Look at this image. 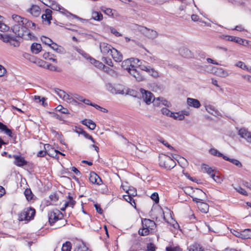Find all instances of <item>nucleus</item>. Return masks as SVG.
<instances>
[{"mask_svg": "<svg viewBox=\"0 0 251 251\" xmlns=\"http://www.w3.org/2000/svg\"><path fill=\"white\" fill-rule=\"evenodd\" d=\"M12 18L14 24L12 28L13 32L17 37L26 40L31 39L33 37L28 29L35 28V24L17 15H13Z\"/></svg>", "mask_w": 251, "mask_h": 251, "instance_id": "nucleus-1", "label": "nucleus"}, {"mask_svg": "<svg viewBox=\"0 0 251 251\" xmlns=\"http://www.w3.org/2000/svg\"><path fill=\"white\" fill-rule=\"evenodd\" d=\"M35 214V210L31 207L25 208L19 214V220L21 221H28L33 219Z\"/></svg>", "mask_w": 251, "mask_h": 251, "instance_id": "nucleus-2", "label": "nucleus"}, {"mask_svg": "<svg viewBox=\"0 0 251 251\" xmlns=\"http://www.w3.org/2000/svg\"><path fill=\"white\" fill-rule=\"evenodd\" d=\"M138 30L146 37L151 39H155L158 36V33L156 31L145 26H139Z\"/></svg>", "mask_w": 251, "mask_h": 251, "instance_id": "nucleus-3", "label": "nucleus"}, {"mask_svg": "<svg viewBox=\"0 0 251 251\" xmlns=\"http://www.w3.org/2000/svg\"><path fill=\"white\" fill-rule=\"evenodd\" d=\"M54 92L60 98L62 99L64 101L68 103H71L74 104H75L77 103L76 100H75L73 97L67 94L65 91L59 89H55L54 90Z\"/></svg>", "mask_w": 251, "mask_h": 251, "instance_id": "nucleus-4", "label": "nucleus"}, {"mask_svg": "<svg viewBox=\"0 0 251 251\" xmlns=\"http://www.w3.org/2000/svg\"><path fill=\"white\" fill-rule=\"evenodd\" d=\"M49 221L50 225L63 218L62 213L58 209H53L49 212Z\"/></svg>", "mask_w": 251, "mask_h": 251, "instance_id": "nucleus-5", "label": "nucleus"}, {"mask_svg": "<svg viewBox=\"0 0 251 251\" xmlns=\"http://www.w3.org/2000/svg\"><path fill=\"white\" fill-rule=\"evenodd\" d=\"M160 165L164 166L167 169L173 168L175 166V162L169 156L165 155H163L161 158Z\"/></svg>", "mask_w": 251, "mask_h": 251, "instance_id": "nucleus-6", "label": "nucleus"}, {"mask_svg": "<svg viewBox=\"0 0 251 251\" xmlns=\"http://www.w3.org/2000/svg\"><path fill=\"white\" fill-rule=\"evenodd\" d=\"M140 92L142 94V97L144 101L147 104L151 103V100L154 98L153 94L151 92L147 91L143 88H141L140 89Z\"/></svg>", "mask_w": 251, "mask_h": 251, "instance_id": "nucleus-7", "label": "nucleus"}, {"mask_svg": "<svg viewBox=\"0 0 251 251\" xmlns=\"http://www.w3.org/2000/svg\"><path fill=\"white\" fill-rule=\"evenodd\" d=\"M99 47L100 52L103 55H111V52L114 49L110 45L105 42L100 43Z\"/></svg>", "mask_w": 251, "mask_h": 251, "instance_id": "nucleus-8", "label": "nucleus"}, {"mask_svg": "<svg viewBox=\"0 0 251 251\" xmlns=\"http://www.w3.org/2000/svg\"><path fill=\"white\" fill-rule=\"evenodd\" d=\"M221 38L225 39L227 41H233L240 45H244L245 42L247 44H248V41L244 40L241 38L229 36V35H222Z\"/></svg>", "mask_w": 251, "mask_h": 251, "instance_id": "nucleus-9", "label": "nucleus"}, {"mask_svg": "<svg viewBox=\"0 0 251 251\" xmlns=\"http://www.w3.org/2000/svg\"><path fill=\"white\" fill-rule=\"evenodd\" d=\"M191 197L194 201H203L205 197V194L201 190L196 189L194 191L193 196H191Z\"/></svg>", "mask_w": 251, "mask_h": 251, "instance_id": "nucleus-10", "label": "nucleus"}, {"mask_svg": "<svg viewBox=\"0 0 251 251\" xmlns=\"http://www.w3.org/2000/svg\"><path fill=\"white\" fill-rule=\"evenodd\" d=\"M240 136L245 139L248 143H251V132L245 128H241L238 130Z\"/></svg>", "mask_w": 251, "mask_h": 251, "instance_id": "nucleus-11", "label": "nucleus"}, {"mask_svg": "<svg viewBox=\"0 0 251 251\" xmlns=\"http://www.w3.org/2000/svg\"><path fill=\"white\" fill-rule=\"evenodd\" d=\"M128 73L138 81H141L144 79V76L135 68L134 66L129 67Z\"/></svg>", "mask_w": 251, "mask_h": 251, "instance_id": "nucleus-12", "label": "nucleus"}, {"mask_svg": "<svg viewBox=\"0 0 251 251\" xmlns=\"http://www.w3.org/2000/svg\"><path fill=\"white\" fill-rule=\"evenodd\" d=\"M90 181L93 184H96L100 185L102 183V180L100 176L95 172H92L90 173Z\"/></svg>", "mask_w": 251, "mask_h": 251, "instance_id": "nucleus-13", "label": "nucleus"}, {"mask_svg": "<svg viewBox=\"0 0 251 251\" xmlns=\"http://www.w3.org/2000/svg\"><path fill=\"white\" fill-rule=\"evenodd\" d=\"M13 158L15 159L14 164L19 167H22L26 165L27 163L23 157L18 155H13Z\"/></svg>", "mask_w": 251, "mask_h": 251, "instance_id": "nucleus-14", "label": "nucleus"}, {"mask_svg": "<svg viewBox=\"0 0 251 251\" xmlns=\"http://www.w3.org/2000/svg\"><path fill=\"white\" fill-rule=\"evenodd\" d=\"M27 12L34 17H38L41 13V8L38 5H32L30 8L27 10Z\"/></svg>", "mask_w": 251, "mask_h": 251, "instance_id": "nucleus-15", "label": "nucleus"}, {"mask_svg": "<svg viewBox=\"0 0 251 251\" xmlns=\"http://www.w3.org/2000/svg\"><path fill=\"white\" fill-rule=\"evenodd\" d=\"M115 61L117 62H121L123 59V55L118 50L113 49L112 51L111 52L110 55Z\"/></svg>", "mask_w": 251, "mask_h": 251, "instance_id": "nucleus-16", "label": "nucleus"}, {"mask_svg": "<svg viewBox=\"0 0 251 251\" xmlns=\"http://www.w3.org/2000/svg\"><path fill=\"white\" fill-rule=\"evenodd\" d=\"M187 103L189 106L196 108H199L201 105V103L199 100L191 98H188L187 99Z\"/></svg>", "mask_w": 251, "mask_h": 251, "instance_id": "nucleus-17", "label": "nucleus"}, {"mask_svg": "<svg viewBox=\"0 0 251 251\" xmlns=\"http://www.w3.org/2000/svg\"><path fill=\"white\" fill-rule=\"evenodd\" d=\"M49 2H52L51 4L49 6L50 8L55 11H59L60 12L62 13H65V12H67L66 9H65L63 7H61L59 4H58L56 1H48Z\"/></svg>", "mask_w": 251, "mask_h": 251, "instance_id": "nucleus-18", "label": "nucleus"}, {"mask_svg": "<svg viewBox=\"0 0 251 251\" xmlns=\"http://www.w3.org/2000/svg\"><path fill=\"white\" fill-rule=\"evenodd\" d=\"M142 226L146 227L149 229H153L155 226V223L153 221L145 219L142 221Z\"/></svg>", "mask_w": 251, "mask_h": 251, "instance_id": "nucleus-19", "label": "nucleus"}, {"mask_svg": "<svg viewBox=\"0 0 251 251\" xmlns=\"http://www.w3.org/2000/svg\"><path fill=\"white\" fill-rule=\"evenodd\" d=\"M201 201H196L197 203L198 207L199 210L204 213L208 212L209 205L205 202Z\"/></svg>", "mask_w": 251, "mask_h": 251, "instance_id": "nucleus-20", "label": "nucleus"}, {"mask_svg": "<svg viewBox=\"0 0 251 251\" xmlns=\"http://www.w3.org/2000/svg\"><path fill=\"white\" fill-rule=\"evenodd\" d=\"M179 52L180 54L184 57H190L192 55L191 50L187 48L182 47L180 48Z\"/></svg>", "mask_w": 251, "mask_h": 251, "instance_id": "nucleus-21", "label": "nucleus"}, {"mask_svg": "<svg viewBox=\"0 0 251 251\" xmlns=\"http://www.w3.org/2000/svg\"><path fill=\"white\" fill-rule=\"evenodd\" d=\"M51 18V11L50 9H46L45 13L42 16L43 20L47 21L49 24H50Z\"/></svg>", "mask_w": 251, "mask_h": 251, "instance_id": "nucleus-22", "label": "nucleus"}, {"mask_svg": "<svg viewBox=\"0 0 251 251\" xmlns=\"http://www.w3.org/2000/svg\"><path fill=\"white\" fill-rule=\"evenodd\" d=\"M215 73L217 76L222 77H226L229 75L228 72L226 70H225L222 68H217Z\"/></svg>", "mask_w": 251, "mask_h": 251, "instance_id": "nucleus-23", "label": "nucleus"}, {"mask_svg": "<svg viewBox=\"0 0 251 251\" xmlns=\"http://www.w3.org/2000/svg\"><path fill=\"white\" fill-rule=\"evenodd\" d=\"M0 130L1 131H3L6 135H8L9 137L12 138L13 137L12 132L11 130L8 129L6 126L0 122Z\"/></svg>", "mask_w": 251, "mask_h": 251, "instance_id": "nucleus-24", "label": "nucleus"}, {"mask_svg": "<svg viewBox=\"0 0 251 251\" xmlns=\"http://www.w3.org/2000/svg\"><path fill=\"white\" fill-rule=\"evenodd\" d=\"M42 50L41 45L40 44L34 43L31 46V50L32 53L37 54Z\"/></svg>", "mask_w": 251, "mask_h": 251, "instance_id": "nucleus-25", "label": "nucleus"}, {"mask_svg": "<svg viewBox=\"0 0 251 251\" xmlns=\"http://www.w3.org/2000/svg\"><path fill=\"white\" fill-rule=\"evenodd\" d=\"M205 109L207 112L214 116L219 115V112L212 105H208L206 106Z\"/></svg>", "mask_w": 251, "mask_h": 251, "instance_id": "nucleus-26", "label": "nucleus"}, {"mask_svg": "<svg viewBox=\"0 0 251 251\" xmlns=\"http://www.w3.org/2000/svg\"><path fill=\"white\" fill-rule=\"evenodd\" d=\"M82 124L91 130L94 129L96 127V124L92 120L85 119L82 121Z\"/></svg>", "mask_w": 251, "mask_h": 251, "instance_id": "nucleus-27", "label": "nucleus"}, {"mask_svg": "<svg viewBox=\"0 0 251 251\" xmlns=\"http://www.w3.org/2000/svg\"><path fill=\"white\" fill-rule=\"evenodd\" d=\"M201 170L203 172L206 173L210 176H212V175H213L214 174V170L212 168L210 167L209 166L206 164L202 165Z\"/></svg>", "mask_w": 251, "mask_h": 251, "instance_id": "nucleus-28", "label": "nucleus"}, {"mask_svg": "<svg viewBox=\"0 0 251 251\" xmlns=\"http://www.w3.org/2000/svg\"><path fill=\"white\" fill-rule=\"evenodd\" d=\"M241 238L243 239L251 238V229L248 228L242 230Z\"/></svg>", "mask_w": 251, "mask_h": 251, "instance_id": "nucleus-29", "label": "nucleus"}, {"mask_svg": "<svg viewBox=\"0 0 251 251\" xmlns=\"http://www.w3.org/2000/svg\"><path fill=\"white\" fill-rule=\"evenodd\" d=\"M223 159H225V160L228 161L232 163L233 164L235 165L237 167H238L239 168H241L242 167V163L237 159H231L226 156H223Z\"/></svg>", "mask_w": 251, "mask_h": 251, "instance_id": "nucleus-30", "label": "nucleus"}, {"mask_svg": "<svg viewBox=\"0 0 251 251\" xmlns=\"http://www.w3.org/2000/svg\"><path fill=\"white\" fill-rule=\"evenodd\" d=\"M151 102H152L153 104L156 106H159L161 102H162L163 105H167L168 106V105H167L168 101L166 100H161L160 98H158L157 99H155L154 98H153L152 100H151Z\"/></svg>", "mask_w": 251, "mask_h": 251, "instance_id": "nucleus-31", "label": "nucleus"}, {"mask_svg": "<svg viewBox=\"0 0 251 251\" xmlns=\"http://www.w3.org/2000/svg\"><path fill=\"white\" fill-rule=\"evenodd\" d=\"M189 251H204L203 249L198 244H194L188 248Z\"/></svg>", "mask_w": 251, "mask_h": 251, "instance_id": "nucleus-32", "label": "nucleus"}, {"mask_svg": "<svg viewBox=\"0 0 251 251\" xmlns=\"http://www.w3.org/2000/svg\"><path fill=\"white\" fill-rule=\"evenodd\" d=\"M103 16L101 13L97 11H93L92 13V18L96 21H101Z\"/></svg>", "mask_w": 251, "mask_h": 251, "instance_id": "nucleus-33", "label": "nucleus"}, {"mask_svg": "<svg viewBox=\"0 0 251 251\" xmlns=\"http://www.w3.org/2000/svg\"><path fill=\"white\" fill-rule=\"evenodd\" d=\"M90 61L91 64H93L96 67L98 68L101 69L102 67H104V65L102 63L96 60L94 58H90Z\"/></svg>", "mask_w": 251, "mask_h": 251, "instance_id": "nucleus-34", "label": "nucleus"}, {"mask_svg": "<svg viewBox=\"0 0 251 251\" xmlns=\"http://www.w3.org/2000/svg\"><path fill=\"white\" fill-rule=\"evenodd\" d=\"M121 66L124 69L127 70L128 72L129 67H131V66H134L133 65H131L130 60L129 59L125 60L124 61H123Z\"/></svg>", "mask_w": 251, "mask_h": 251, "instance_id": "nucleus-35", "label": "nucleus"}, {"mask_svg": "<svg viewBox=\"0 0 251 251\" xmlns=\"http://www.w3.org/2000/svg\"><path fill=\"white\" fill-rule=\"evenodd\" d=\"M65 207L70 206L73 207L75 204V201L73 200L72 196L69 195L68 197V200L65 202Z\"/></svg>", "mask_w": 251, "mask_h": 251, "instance_id": "nucleus-36", "label": "nucleus"}, {"mask_svg": "<svg viewBox=\"0 0 251 251\" xmlns=\"http://www.w3.org/2000/svg\"><path fill=\"white\" fill-rule=\"evenodd\" d=\"M171 117L179 121H182L184 119V117L183 115H181L180 111L176 113L173 112L172 115H171Z\"/></svg>", "mask_w": 251, "mask_h": 251, "instance_id": "nucleus-37", "label": "nucleus"}, {"mask_svg": "<svg viewBox=\"0 0 251 251\" xmlns=\"http://www.w3.org/2000/svg\"><path fill=\"white\" fill-rule=\"evenodd\" d=\"M12 36V35L6 33H0V39L5 43H9Z\"/></svg>", "mask_w": 251, "mask_h": 251, "instance_id": "nucleus-38", "label": "nucleus"}, {"mask_svg": "<svg viewBox=\"0 0 251 251\" xmlns=\"http://www.w3.org/2000/svg\"><path fill=\"white\" fill-rule=\"evenodd\" d=\"M41 40L43 43L49 46H51V44L53 43V41L50 38L46 36H42L41 37Z\"/></svg>", "mask_w": 251, "mask_h": 251, "instance_id": "nucleus-39", "label": "nucleus"}, {"mask_svg": "<svg viewBox=\"0 0 251 251\" xmlns=\"http://www.w3.org/2000/svg\"><path fill=\"white\" fill-rule=\"evenodd\" d=\"M24 194L28 201L32 200L33 195L30 189H26L25 191Z\"/></svg>", "mask_w": 251, "mask_h": 251, "instance_id": "nucleus-40", "label": "nucleus"}, {"mask_svg": "<svg viewBox=\"0 0 251 251\" xmlns=\"http://www.w3.org/2000/svg\"><path fill=\"white\" fill-rule=\"evenodd\" d=\"M142 229H140L138 231V233L141 236L148 235L150 233V229L146 227H143Z\"/></svg>", "mask_w": 251, "mask_h": 251, "instance_id": "nucleus-41", "label": "nucleus"}, {"mask_svg": "<svg viewBox=\"0 0 251 251\" xmlns=\"http://www.w3.org/2000/svg\"><path fill=\"white\" fill-rule=\"evenodd\" d=\"M209 152L211 154L214 155V156H217L219 157H222L223 158V156H226V155H224L222 153L220 152L217 150L215 149H211L209 151Z\"/></svg>", "mask_w": 251, "mask_h": 251, "instance_id": "nucleus-42", "label": "nucleus"}, {"mask_svg": "<svg viewBox=\"0 0 251 251\" xmlns=\"http://www.w3.org/2000/svg\"><path fill=\"white\" fill-rule=\"evenodd\" d=\"M77 132H78L79 134L83 135L86 138L91 140L93 143H95V141L93 138L92 136L91 135H89V134H88L85 131H84L82 129H80V131H77Z\"/></svg>", "mask_w": 251, "mask_h": 251, "instance_id": "nucleus-43", "label": "nucleus"}, {"mask_svg": "<svg viewBox=\"0 0 251 251\" xmlns=\"http://www.w3.org/2000/svg\"><path fill=\"white\" fill-rule=\"evenodd\" d=\"M129 190L126 191V192L128 194V195H124V198L126 201L130 202L131 205H133L132 203V201H133V202L134 204H135V203L134 201L133 200L132 197H131L130 196V195H133V194H131V193H129Z\"/></svg>", "mask_w": 251, "mask_h": 251, "instance_id": "nucleus-44", "label": "nucleus"}, {"mask_svg": "<svg viewBox=\"0 0 251 251\" xmlns=\"http://www.w3.org/2000/svg\"><path fill=\"white\" fill-rule=\"evenodd\" d=\"M71 242L67 241L63 244L61 250L62 251H71Z\"/></svg>", "mask_w": 251, "mask_h": 251, "instance_id": "nucleus-45", "label": "nucleus"}, {"mask_svg": "<svg viewBox=\"0 0 251 251\" xmlns=\"http://www.w3.org/2000/svg\"><path fill=\"white\" fill-rule=\"evenodd\" d=\"M58 152H59V151L52 148L49 151V152H47V154L50 157L56 158L57 157Z\"/></svg>", "mask_w": 251, "mask_h": 251, "instance_id": "nucleus-46", "label": "nucleus"}, {"mask_svg": "<svg viewBox=\"0 0 251 251\" xmlns=\"http://www.w3.org/2000/svg\"><path fill=\"white\" fill-rule=\"evenodd\" d=\"M148 74L154 77H158L159 76V73L157 71L155 70L153 68L151 67L148 72Z\"/></svg>", "mask_w": 251, "mask_h": 251, "instance_id": "nucleus-47", "label": "nucleus"}, {"mask_svg": "<svg viewBox=\"0 0 251 251\" xmlns=\"http://www.w3.org/2000/svg\"><path fill=\"white\" fill-rule=\"evenodd\" d=\"M56 109L57 111L63 114H68L69 113V110L67 108H64L61 105H58L56 108Z\"/></svg>", "mask_w": 251, "mask_h": 251, "instance_id": "nucleus-48", "label": "nucleus"}, {"mask_svg": "<svg viewBox=\"0 0 251 251\" xmlns=\"http://www.w3.org/2000/svg\"><path fill=\"white\" fill-rule=\"evenodd\" d=\"M9 43L15 47H18L20 45L19 42L16 40V38L13 36H12Z\"/></svg>", "mask_w": 251, "mask_h": 251, "instance_id": "nucleus-49", "label": "nucleus"}, {"mask_svg": "<svg viewBox=\"0 0 251 251\" xmlns=\"http://www.w3.org/2000/svg\"><path fill=\"white\" fill-rule=\"evenodd\" d=\"M234 189L236 190L237 192H238V193H240L242 195L245 196L248 195V193L246 192V191L240 186H237L236 187H234Z\"/></svg>", "mask_w": 251, "mask_h": 251, "instance_id": "nucleus-50", "label": "nucleus"}, {"mask_svg": "<svg viewBox=\"0 0 251 251\" xmlns=\"http://www.w3.org/2000/svg\"><path fill=\"white\" fill-rule=\"evenodd\" d=\"M161 112L163 115H166L167 116L170 117L171 115H172V114H173V112L170 111L168 108H162L161 109Z\"/></svg>", "mask_w": 251, "mask_h": 251, "instance_id": "nucleus-51", "label": "nucleus"}, {"mask_svg": "<svg viewBox=\"0 0 251 251\" xmlns=\"http://www.w3.org/2000/svg\"><path fill=\"white\" fill-rule=\"evenodd\" d=\"M211 177L217 183H221L223 181L222 178L220 176H216L215 174L212 175V176Z\"/></svg>", "mask_w": 251, "mask_h": 251, "instance_id": "nucleus-52", "label": "nucleus"}, {"mask_svg": "<svg viewBox=\"0 0 251 251\" xmlns=\"http://www.w3.org/2000/svg\"><path fill=\"white\" fill-rule=\"evenodd\" d=\"M159 141L162 143L164 145L168 147L170 150H174V148L171 146L170 145L168 144L167 142L165 141L163 138H160L159 140Z\"/></svg>", "mask_w": 251, "mask_h": 251, "instance_id": "nucleus-53", "label": "nucleus"}, {"mask_svg": "<svg viewBox=\"0 0 251 251\" xmlns=\"http://www.w3.org/2000/svg\"><path fill=\"white\" fill-rule=\"evenodd\" d=\"M151 198L156 203L159 202V196L157 193H153L152 194Z\"/></svg>", "mask_w": 251, "mask_h": 251, "instance_id": "nucleus-54", "label": "nucleus"}, {"mask_svg": "<svg viewBox=\"0 0 251 251\" xmlns=\"http://www.w3.org/2000/svg\"><path fill=\"white\" fill-rule=\"evenodd\" d=\"M166 251H182L181 249L179 247H166Z\"/></svg>", "mask_w": 251, "mask_h": 251, "instance_id": "nucleus-55", "label": "nucleus"}, {"mask_svg": "<svg viewBox=\"0 0 251 251\" xmlns=\"http://www.w3.org/2000/svg\"><path fill=\"white\" fill-rule=\"evenodd\" d=\"M139 67L141 70L142 71H146V72H148V70L151 68L150 66L145 65L144 64H140L139 65Z\"/></svg>", "mask_w": 251, "mask_h": 251, "instance_id": "nucleus-56", "label": "nucleus"}, {"mask_svg": "<svg viewBox=\"0 0 251 251\" xmlns=\"http://www.w3.org/2000/svg\"><path fill=\"white\" fill-rule=\"evenodd\" d=\"M147 251H155V245L152 243H150L148 244L147 247Z\"/></svg>", "mask_w": 251, "mask_h": 251, "instance_id": "nucleus-57", "label": "nucleus"}, {"mask_svg": "<svg viewBox=\"0 0 251 251\" xmlns=\"http://www.w3.org/2000/svg\"><path fill=\"white\" fill-rule=\"evenodd\" d=\"M9 27L3 23H0V31H6L8 30Z\"/></svg>", "mask_w": 251, "mask_h": 251, "instance_id": "nucleus-58", "label": "nucleus"}, {"mask_svg": "<svg viewBox=\"0 0 251 251\" xmlns=\"http://www.w3.org/2000/svg\"><path fill=\"white\" fill-rule=\"evenodd\" d=\"M110 29L111 32L114 34L116 36L119 37L122 35L121 34L118 32L115 28L110 27Z\"/></svg>", "mask_w": 251, "mask_h": 251, "instance_id": "nucleus-59", "label": "nucleus"}, {"mask_svg": "<svg viewBox=\"0 0 251 251\" xmlns=\"http://www.w3.org/2000/svg\"><path fill=\"white\" fill-rule=\"evenodd\" d=\"M102 60L105 62L106 64L110 66H113V63L111 59L107 58L106 57H103Z\"/></svg>", "mask_w": 251, "mask_h": 251, "instance_id": "nucleus-60", "label": "nucleus"}, {"mask_svg": "<svg viewBox=\"0 0 251 251\" xmlns=\"http://www.w3.org/2000/svg\"><path fill=\"white\" fill-rule=\"evenodd\" d=\"M101 10L109 16L113 15L112 9L110 8H104V9H102Z\"/></svg>", "mask_w": 251, "mask_h": 251, "instance_id": "nucleus-61", "label": "nucleus"}, {"mask_svg": "<svg viewBox=\"0 0 251 251\" xmlns=\"http://www.w3.org/2000/svg\"><path fill=\"white\" fill-rule=\"evenodd\" d=\"M231 233L235 235V236L241 238V231H238L235 229H232L231 230Z\"/></svg>", "mask_w": 251, "mask_h": 251, "instance_id": "nucleus-62", "label": "nucleus"}, {"mask_svg": "<svg viewBox=\"0 0 251 251\" xmlns=\"http://www.w3.org/2000/svg\"><path fill=\"white\" fill-rule=\"evenodd\" d=\"M47 68L52 71H58L57 67L51 64L48 65Z\"/></svg>", "mask_w": 251, "mask_h": 251, "instance_id": "nucleus-63", "label": "nucleus"}, {"mask_svg": "<svg viewBox=\"0 0 251 251\" xmlns=\"http://www.w3.org/2000/svg\"><path fill=\"white\" fill-rule=\"evenodd\" d=\"M6 72V69L2 66L0 65V77L3 76Z\"/></svg>", "mask_w": 251, "mask_h": 251, "instance_id": "nucleus-64", "label": "nucleus"}]
</instances>
